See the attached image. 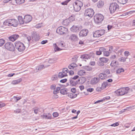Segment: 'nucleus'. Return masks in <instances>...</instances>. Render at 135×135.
Returning a JSON list of instances; mask_svg holds the SVG:
<instances>
[{
	"mask_svg": "<svg viewBox=\"0 0 135 135\" xmlns=\"http://www.w3.org/2000/svg\"><path fill=\"white\" fill-rule=\"evenodd\" d=\"M3 24L6 26H13L16 27L18 24V22L17 20L15 19H9L5 21Z\"/></svg>",
	"mask_w": 135,
	"mask_h": 135,
	"instance_id": "f257e3e1",
	"label": "nucleus"
},
{
	"mask_svg": "<svg viewBox=\"0 0 135 135\" xmlns=\"http://www.w3.org/2000/svg\"><path fill=\"white\" fill-rule=\"evenodd\" d=\"M16 48L20 52L23 51L25 47L24 44L19 41H16L15 44Z\"/></svg>",
	"mask_w": 135,
	"mask_h": 135,
	"instance_id": "f03ea898",
	"label": "nucleus"
},
{
	"mask_svg": "<svg viewBox=\"0 0 135 135\" xmlns=\"http://www.w3.org/2000/svg\"><path fill=\"white\" fill-rule=\"evenodd\" d=\"M129 90L128 87L123 88L116 91L115 93L118 95H122L127 93Z\"/></svg>",
	"mask_w": 135,
	"mask_h": 135,
	"instance_id": "7ed1b4c3",
	"label": "nucleus"
},
{
	"mask_svg": "<svg viewBox=\"0 0 135 135\" xmlns=\"http://www.w3.org/2000/svg\"><path fill=\"white\" fill-rule=\"evenodd\" d=\"M83 5V3L81 1L78 0L76 1L73 4L75 11L76 12L79 11Z\"/></svg>",
	"mask_w": 135,
	"mask_h": 135,
	"instance_id": "20e7f679",
	"label": "nucleus"
},
{
	"mask_svg": "<svg viewBox=\"0 0 135 135\" xmlns=\"http://www.w3.org/2000/svg\"><path fill=\"white\" fill-rule=\"evenodd\" d=\"M119 7V6L116 3L111 4L109 7V9L110 13L112 14L117 10H118Z\"/></svg>",
	"mask_w": 135,
	"mask_h": 135,
	"instance_id": "39448f33",
	"label": "nucleus"
},
{
	"mask_svg": "<svg viewBox=\"0 0 135 135\" xmlns=\"http://www.w3.org/2000/svg\"><path fill=\"white\" fill-rule=\"evenodd\" d=\"M104 16L100 14H97L94 17V20L97 24L100 23L104 19Z\"/></svg>",
	"mask_w": 135,
	"mask_h": 135,
	"instance_id": "423d86ee",
	"label": "nucleus"
},
{
	"mask_svg": "<svg viewBox=\"0 0 135 135\" xmlns=\"http://www.w3.org/2000/svg\"><path fill=\"white\" fill-rule=\"evenodd\" d=\"M94 12L93 9L91 8L86 9L84 15L85 16H88L90 18L93 16Z\"/></svg>",
	"mask_w": 135,
	"mask_h": 135,
	"instance_id": "0eeeda50",
	"label": "nucleus"
},
{
	"mask_svg": "<svg viewBox=\"0 0 135 135\" xmlns=\"http://www.w3.org/2000/svg\"><path fill=\"white\" fill-rule=\"evenodd\" d=\"M5 48L8 50L13 51L14 50L15 48L13 44L11 42L6 43L4 46Z\"/></svg>",
	"mask_w": 135,
	"mask_h": 135,
	"instance_id": "6e6552de",
	"label": "nucleus"
},
{
	"mask_svg": "<svg viewBox=\"0 0 135 135\" xmlns=\"http://www.w3.org/2000/svg\"><path fill=\"white\" fill-rule=\"evenodd\" d=\"M68 29L64 27L60 26L58 27L56 30V32L60 35H62L66 33Z\"/></svg>",
	"mask_w": 135,
	"mask_h": 135,
	"instance_id": "1a4fd4ad",
	"label": "nucleus"
},
{
	"mask_svg": "<svg viewBox=\"0 0 135 135\" xmlns=\"http://www.w3.org/2000/svg\"><path fill=\"white\" fill-rule=\"evenodd\" d=\"M81 26H77L76 25H74L71 28L70 30L73 32H76L79 31L82 28Z\"/></svg>",
	"mask_w": 135,
	"mask_h": 135,
	"instance_id": "9d476101",
	"label": "nucleus"
},
{
	"mask_svg": "<svg viewBox=\"0 0 135 135\" xmlns=\"http://www.w3.org/2000/svg\"><path fill=\"white\" fill-rule=\"evenodd\" d=\"M32 39L33 41H38L40 39L39 34L36 32H33L32 34Z\"/></svg>",
	"mask_w": 135,
	"mask_h": 135,
	"instance_id": "9b49d317",
	"label": "nucleus"
},
{
	"mask_svg": "<svg viewBox=\"0 0 135 135\" xmlns=\"http://www.w3.org/2000/svg\"><path fill=\"white\" fill-rule=\"evenodd\" d=\"M32 19V17L30 15H26L24 16V21L25 23H27L31 21Z\"/></svg>",
	"mask_w": 135,
	"mask_h": 135,
	"instance_id": "f8f14e48",
	"label": "nucleus"
},
{
	"mask_svg": "<svg viewBox=\"0 0 135 135\" xmlns=\"http://www.w3.org/2000/svg\"><path fill=\"white\" fill-rule=\"evenodd\" d=\"M88 33V30H83L79 32V35L80 36H85L87 35Z\"/></svg>",
	"mask_w": 135,
	"mask_h": 135,
	"instance_id": "ddd939ff",
	"label": "nucleus"
},
{
	"mask_svg": "<svg viewBox=\"0 0 135 135\" xmlns=\"http://www.w3.org/2000/svg\"><path fill=\"white\" fill-rule=\"evenodd\" d=\"M99 79L98 78L94 77L92 78L90 81V83L91 84H97L99 81Z\"/></svg>",
	"mask_w": 135,
	"mask_h": 135,
	"instance_id": "4468645a",
	"label": "nucleus"
},
{
	"mask_svg": "<svg viewBox=\"0 0 135 135\" xmlns=\"http://www.w3.org/2000/svg\"><path fill=\"white\" fill-rule=\"evenodd\" d=\"M49 65H45L44 66V65H41L39 66H38L36 67L35 70V71L36 72H37L38 71L41 70L43 69L44 68H46L48 67Z\"/></svg>",
	"mask_w": 135,
	"mask_h": 135,
	"instance_id": "2eb2a0df",
	"label": "nucleus"
},
{
	"mask_svg": "<svg viewBox=\"0 0 135 135\" xmlns=\"http://www.w3.org/2000/svg\"><path fill=\"white\" fill-rule=\"evenodd\" d=\"M69 85L71 86H75L78 84V80H75L70 79H69Z\"/></svg>",
	"mask_w": 135,
	"mask_h": 135,
	"instance_id": "dca6fc26",
	"label": "nucleus"
},
{
	"mask_svg": "<svg viewBox=\"0 0 135 135\" xmlns=\"http://www.w3.org/2000/svg\"><path fill=\"white\" fill-rule=\"evenodd\" d=\"M86 81V79L84 77H81L78 80V84H82L84 83Z\"/></svg>",
	"mask_w": 135,
	"mask_h": 135,
	"instance_id": "f3484780",
	"label": "nucleus"
},
{
	"mask_svg": "<svg viewBox=\"0 0 135 135\" xmlns=\"http://www.w3.org/2000/svg\"><path fill=\"white\" fill-rule=\"evenodd\" d=\"M70 39L73 41H76L78 39L77 36L75 34L71 35L70 37Z\"/></svg>",
	"mask_w": 135,
	"mask_h": 135,
	"instance_id": "a211bd4d",
	"label": "nucleus"
},
{
	"mask_svg": "<svg viewBox=\"0 0 135 135\" xmlns=\"http://www.w3.org/2000/svg\"><path fill=\"white\" fill-rule=\"evenodd\" d=\"M80 58L83 60L86 61L85 60H88L90 59V57L88 54H84L82 55Z\"/></svg>",
	"mask_w": 135,
	"mask_h": 135,
	"instance_id": "6ab92c4d",
	"label": "nucleus"
},
{
	"mask_svg": "<svg viewBox=\"0 0 135 135\" xmlns=\"http://www.w3.org/2000/svg\"><path fill=\"white\" fill-rule=\"evenodd\" d=\"M104 2L102 0L99 1L97 3V6L99 8L102 7L104 5Z\"/></svg>",
	"mask_w": 135,
	"mask_h": 135,
	"instance_id": "aec40b11",
	"label": "nucleus"
},
{
	"mask_svg": "<svg viewBox=\"0 0 135 135\" xmlns=\"http://www.w3.org/2000/svg\"><path fill=\"white\" fill-rule=\"evenodd\" d=\"M71 17L69 18V19H66L64 20L62 22V24L64 25L67 26L68 25L69 23L70 22L69 19H70Z\"/></svg>",
	"mask_w": 135,
	"mask_h": 135,
	"instance_id": "412c9836",
	"label": "nucleus"
},
{
	"mask_svg": "<svg viewBox=\"0 0 135 135\" xmlns=\"http://www.w3.org/2000/svg\"><path fill=\"white\" fill-rule=\"evenodd\" d=\"M99 60L101 62L103 63H106L109 61V59L108 58L104 57L100 58Z\"/></svg>",
	"mask_w": 135,
	"mask_h": 135,
	"instance_id": "4be33fe9",
	"label": "nucleus"
},
{
	"mask_svg": "<svg viewBox=\"0 0 135 135\" xmlns=\"http://www.w3.org/2000/svg\"><path fill=\"white\" fill-rule=\"evenodd\" d=\"M22 79L21 78L12 81L11 84L13 85H15L18 84L22 81Z\"/></svg>",
	"mask_w": 135,
	"mask_h": 135,
	"instance_id": "5701e85b",
	"label": "nucleus"
},
{
	"mask_svg": "<svg viewBox=\"0 0 135 135\" xmlns=\"http://www.w3.org/2000/svg\"><path fill=\"white\" fill-rule=\"evenodd\" d=\"M43 117L46 119H50L51 118V114L49 113L47 114L43 115Z\"/></svg>",
	"mask_w": 135,
	"mask_h": 135,
	"instance_id": "b1692460",
	"label": "nucleus"
},
{
	"mask_svg": "<svg viewBox=\"0 0 135 135\" xmlns=\"http://www.w3.org/2000/svg\"><path fill=\"white\" fill-rule=\"evenodd\" d=\"M18 19L20 23L21 24H22L25 23L24 21V19H23V18L22 16H19L18 17Z\"/></svg>",
	"mask_w": 135,
	"mask_h": 135,
	"instance_id": "393cba45",
	"label": "nucleus"
},
{
	"mask_svg": "<svg viewBox=\"0 0 135 135\" xmlns=\"http://www.w3.org/2000/svg\"><path fill=\"white\" fill-rule=\"evenodd\" d=\"M118 65V62L116 61L113 60L111 62L110 66L112 67L116 66Z\"/></svg>",
	"mask_w": 135,
	"mask_h": 135,
	"instance_id": "a878e982",
	"label": "nucleus"
},
{
	"mask_svg": "<svg viewBox=\"0 0 135 135\" xmlns=\"http://www.w3.org/2000/svg\"><path fill=\"white\" fill-rule=\"evenodd\" d=\"M85 73H86L85 71L84 70H81L78 72V74L80 76L85 75Z\"/></svg>",
	"mask_w": 135,
	"mask_h": 135,
	"instance_id": "bb28decb",
	"label": "nucleus"
},
{
	"mask_svg": "<svg viewBox=\"0 0 135 135\" xmlns=\"http://www.w3.org/2000/svg\"><path fill=\"white\" fill-rule=\"evenodd\" d=\"M68 96L71 98H73L76 97L77 96V94H74L69 93L68 94Z\"/></svg>",
	"mask_w": 135,
	"mask_h": 135,
	"instance_id": "cd10ccee",
	"label": "nucleus"
},
{
	"mask_svg": "<svg viewBox=\"0 0 135 135\" xmlns=\"http://www.w3.org/2000/svg\"><path fill=\"white\" fill-rule=\"evenodd\" d=\"M76 66V65L75 63L71 64L68 66V68L70 69H73Z\"/></svg>",
	"mask_w": 135,
	"mask_h": 135,
	"instance_id": "c85d7f7f",
	"label": "nucleus"
},
{
	"mask_svg": "<svg viewBox=\"0 0 135 135\" xmlns=\"http://www.w3.org/2000/svg\"><path fill=\"white\" fill-rule=\"evenodd\" d=\"M106 74L103 73H101L99 74L98 77L102 80L104 79L106 77Z\"/></svg>",
	"mask_w": 135,
	"mask_h": 135,
	"instance_id": "c756f323",
	"label": "nucleus"
},
{
	"mask_svg": "<svg viewBox=\"0 0 135 135\" xmlns=\"http://www.w3.org/2000/svg\"><path fill=\"white\" fill-rule=\"evenodd\" d=\"M54 46L55 47L54 49L55 51H60L63 49H61L59 48L57 45L56 44H54Z\"/></svg>",
	"mask_w": 135,
	"mask_h": 135,
	"instance_id": "7c9ffc66",
	"label": "nucleus"
},
{
	"mask_svg": "<svg viewBox=\"0 0 135 135\" xmlns=\"http://www.w3.org/2000/svg\"><path fill=\"white\" fill-rule=\"evenodd\" d=\"M67 76V74H64L63 73L61 72H59L58 74V76L59 78H62L66 76Z\"/></svg>",
	"mask_w": 135,
	"mask_h": 135,
	"instance_id": "2f4dec72",
	"label": "nucleus"
},
{
	"mask_svg": "<svg viewBox=\"0 0 135 135\" xmlns=\"http://www.w3.org/2000/svg\"><path fill=\"white\" fill-rule=\"evenodd\" d=\"M100 36V35L98 30L96 31L93 34L94 37H99Z\"/></svg>",
	"mask_w": 135,
	"mask_h": 135,
	"instance_id": "473e14b6",
	"label": "nucleus"
},
{
	"mask_svg": "<svg viewBox=\"0 0 135 135\" xmlns=\"http://www.w3.org/2000/svg\"><path fill=\"white\" fill-rule=\"evenodd\" d=\"M107 85L108 84L107 82H104L102 85L101 88L102 89H105L106 87L107 86Z\"/></svg>",
	"mask_w": 135,
	"mask_h": 135,
	"instance_id": "72a5a7b5",
	"label": "nucleus"
},
{
	"mask_svg": "<svg viewBox=\"0 0 135 135\" xmlns=\"http://www.w3.org/2000/svg\"><path fill=\"white\" fill-rule=\"evenodd\" d=\"M127 58V57L126 58L124 57H122L120 58H119L118 59V60L119 61L123 62L126 61V60Z\"/></svg>",
	"mask_w": 135,
	"mask_h": 135,
	"instance_id": "f704fd0d",
	"label": "nucleus"
},
{
	"mask_svg": "<svg viewBox=\"0 0 135 135\" xmlns=\"http://www.w3.org/2000/svg\"><path fill=\"white\" fill-rule=\"evenodd\" d=\"M16 3L17 4H20L23 3L25 2V0H15Z\"/></svg>",
	"mask_w": 135,
	"mask_h": 135,
	"instance_id": "c9c22d12",
	"label": "nucleus"
},
{
	"mask_svg": "<svg viewBox=\"0 0 135 135\" xmlns=\"http://www.w3.org/2000/svg\"><path fill=\"white\" fill-rule=\"evenodd\" d=\"M118 2L120 3L124 4L127 2L126 0H118Z\"/></svg>",
	"mask_w": 135,
	"mask_h": 135,
	"instance_id": "e433bc0d",
	"label": "nucleus"
},
{
	"mask_svg": "<svg viewBox=\"0 0 135 135\" xmlns=\"http://www.w3.org/2000/svg\"><path fill=\"white\" fill-rule=\"evenodd\" d=\"M99 32L100 36L104 35L105 33V30H98Z\"/></svg>",
	"mask_w": 135,
	"mask_h": 135,
	"instance_id": "4c0bfd02",
	"label": "nucleus"
},
{
	"mask_svg": "<svg viewBox=\"0 0 135 135\" xmlns=\"http://www.w3.org/2000/svg\"><path fill=\"white\" fill-rule=\"evenodd\" d=\"M66 91L65 89H62L60 90V93L63 94L66 93Z\"/></svg>",
	"mask_w": 135,
	"mask_h": 135,
	"instance_id": "58836bf2",
	"label": "nucleus"
},
{
	"mask_svg": "<svg viewBox=\"0 0 135 135\" xmlns=\"http://www.w3.org/2000/svg\"><path fill=\"white\" fill-rule=\"evenodd\" d=\"M5 40L3 39H0V46H2L4 44Z\"/></svg>",
	"mask_w": 135,
	"mask_h": 135,
	"instance_id": "ea45409f",
	"label": "nucleus"
},
{
	"mask_svg": "<svg viewBox=\"0 0 135 135\" xmlns=\"http://www.w3.org/2000/svg\"><path fill=\"white\" fill-rule=\"evenodd\" d=\"M124 70L122 68H120L118 69L117 71V73H120L124 71Z\"/></svg>",
	"mask_w": 135,
	"mask_h": 135,
	"instance_id": "a19ab883",
	"label": "nucleus"
},
{
	"mask_svg": "<svg viewBox=\"0 0 135 135\" xmlns=\"http://www.w3.org/2000/svg\"><path fill=\"white\" fill-rule=\"evenodd\" d=\"M68 71V69L67 68H64L62 69V73L64 74H66Z\"/></svg>",
	"mask_w": 135,
	"mask_h": 135,
	"instance_id": "79ce46f5",
	"label": "nucleus"
},
{
	"mask_svg": "<svg viewBox=\"0 0 135 135\" xmlns=\"http://www.w3.org/2000/svg\"><path fill=\"white\" fill-rule=\"evenodd\" d=\"M13 99L15 100V102H17L18 100L21 99V97H17L16 96H14L13 97Z\"/></svg>",
	"mask_w": 135,
	"mask_h": 135,
	"instance_id": "37998d69",
	"label": "nucleus"
},
{
	"mask_svg": "<svg viewBox=\"0 0 135 135\" xmlns=\"http://www.w3.org/2000/svg\"><path fill=\"white\" fill-rule=\"evenodd\" d=\"M71 0H67L64 2H63L61 3V4L62 5H67L68 3Z\"/></svg>",
	"mask_w": 135,
	"mask_h": 135,
	"instance_id": "c03bdc74",
	"label": "nucleus"
},
{
	"mask_svg": "<svg viewBox=\"0 0 135 135\" xmlns=\"http://www.w3.org/2000/svg\"><path fill=\"white\" fill-rule=\"evenodd\" d=\"M103 54L104 56H108L109 55V52L108 51H106L105 50L103 52Z\"/></svg>",
	"mask_w": 135,
	"mask_h": 135,
	"instance_id": "a18cd8bd",
	"label": "nucleus"
},
{
	"mask_svg": "<svg viewBox=\"0 0 135 135\" xmlns=\"http://www.w3.org/2000/svg\"><path fill=\"white\" fill-rule=\"evenodd\" d=\"M123 49H121L118 51L117 53V55L119 56L122 54V52H123Z\"/></svg>",
	"mask_w": 135,
	"mask_h": 135,
	"instance_id": "49530a36",
	"label": "nucleus"
},
{
	"mask_svg": "<svg viewBox=\"0 0 135 135\" xmlns=\"http://www.w3.org/2000/svg\"><path fill=\"white\" fill-rule=\"evenodd\" d=\"M124 55L127 58L128 56L130 55L129 52L128 51H126L124 52Z\"/></svg>",
	"mask_w": 135,
	"mask_h": 135,
	"instance_id": "de8ad7c7",
	"label": "nucleus"
},
{
	"mask_svg": "<svg viewBox=\"0 0 135 135\" xmlns=\"http://www.w3.org/2000/svg\"><path fill=\"white\" fill-rule=\"evenodd\" d=\"M9 39L10 40L12 41H14L16 40L12 35L9 37Z\"/></svg>",
	"mask_w": 135,
	"mask_h": 135,
	"instance_id": "09e8293b",
	"label": "nucleus"
},
{
	"mask_svg": "<svg viewBox=\"0 0 135 135\" xmlns=\"http://www.w3.org/2000/svg\"><path fill=\"white\" fill-rule=\"evenodd\" d=\"M57 78V75H54L52 76L51 78V79L52 80H55Z\"/></svg>",
	"mask_w": 135,
	"mask_h": 135,
	"instance_id": "8fccbe9b",
	"label": "nucleus"
},
{
	"mask_svg": "<svg viewBox=\"0 0 135 135\" xmlns=\"http://www.w3.org/2000/svg\"><path fill=\"white\" fill-rule=\"evenodd\" d=\"M105 50L106 49L103 47H100L99 49V51L101 52L102 53V52H103V53Z\"/></svg>",
	"mask_w": 135,
	"mask_h": 135,
	"instance_id": "3c124183",
	"label": "nucleus"
},
{
	"mask_svg": "<svg viewBox=\"0 0 135 135\" xmlns=\"http://www.w3.org/2000/svg\"><path fill=\"white\" fill-rule=\"evenodd\" d=\"M79 77V76L77 75L75 76L74 77L71 78L70 79L74 80H76V79H77Z\"/></svg>",
	"mask_w": 135,
	"mask_h": 135,
	"instance_id": "603ef678",
	"label": "nucleus"
},
{
	"mask_svg": "<svg viewBox=\"0 0 135 135\" xmlns=\"http://www.w3.org/2000/svg\"><path fill=\"white\" fill-rule=\"evenodd\" d=\"M56 86L55 84L52 85H51L50 88L51 90L55 89L56 88Z\"/></svg>",
	"mask_w": 135,
	"mask_h": 135,
	"instance_id": "864d4df0",
	"label": "nucleus"
},
{
	"mask_svg": "<svg viewBox=\"0 0 135 135\" xmlns=\"http://www.w3.org/2000/svg\"><path fill=\"white\" fill-rule=\"evenodd\" d=\"M12 36L16 40L19 37V35L17 34L13 35Z\"/></svg>",
	"mask_w": 135,
	"mask_h": 135,
	"instance_id": "5fc2aeb1",
	"label": "nucleus"
},
{
	"mask_svg": "<svg viewBox=\"0 0 135 135\" xmlns=\"http://www.w3.org/2000/svg\"><path fill=\"white\" fill-rule=\"evenodd\" d=\"M58 113L56 112H55L53 114V115L54 117H57L58 116Z\"/></svg>",
	"mask_w": 135,
	"mask_h": 135,
	"instance_id": "6e6d98bb",
	"label": "nucleus"
},
{
	"mask_svg": "<svg viewBox=\"0 0 135 135\" xmlns=\"http://www.w3.org/2000/svg\"><path fill=\"white\" fill-rule=\"evenodd\" d=\"M67 81L66 79H63L61 80H60V82L62 83H64L66 82Z\"/></svg>",
	"mask_w": 135,
	"mask_h": 135,
	"instance_id": "4d7b16f0",
	"label": "nucleus"
},
{
	"mask_svg": "<svg viewBox=\"0 0 135 135\" xmlns=\"http://www.w3.org/2000/svg\"><path fill=\"white\" fill-rule=\"evenodd\" d=\"M119 125V123L118 122H116L115 123H114L113 124H112L111 125V126H114L115 127L116 126H117Z\"/></svg>",
	"mask_w": 135,
	"mask_h": 135,
	"instance_id": "13d9d810",
	"label": "nucleus"
},
{
	"mask_svg": "<svg viewBox=\"0 0 135 135\" xmlns=\"http://www.w3.org/2000/svg\"><path fill=\"white\" fill-rule=\"evenodd\" d=\"M39 111V108H37L35 109L34 110V113L36 114L38 113V112Z\"/></svg>",
	"mask_w": 135,
	"mask_h": 135,
	"instance_id": "bf43d9fd",
	"label": "nucleus"
},
{
	"mask_svg": "<svg viewBox=\"0 0 135 135\" xmlns=\"http://www.w3.org/2000/svg\"><path fill=\"white\" fill-rule=\"evenodd\" d=\"M48 42L47 40H43L41 42V44H44Z\"/></svg>",
	"mask_w": 135,
	"mask_h": 135,
	"instance_id": "052dcab7",
	"label": "nucleus"
},
{
	"mask_svg": "<svg viewBox=\"0 0 135 135\" xmlns=\"http://www.w3.org/2000/svg\"><path fill=\"white\" fill-rule=\"evenodd\" d=\"M85 69L88 71H90L91 70V68L88 66H86L85 67Z\"/></svg>",
	"mask_w": 135,
	"mask_h": 135,
	"instance_id": "680f3d73",
	"label": "nucleus"
},
{
	"mask_svg": "<svg viewBox=\"0 0 135 135\" xmlns=\"http://www.w3.org/2000/svg\"><path fill=\"white\" fill-rule=\"evenodd\" d=\"M5 105L4 103H2L1 102H0V108H1L4 107Z\"/></svg>",
	"mask_w": 135,
	"mask_h": 135,
	"instance_id": "e2e57ef3",
	"label": "nucleus"
},
{
	"mask_svg": "<svg viewBox=\"0 0 135 135\" xmlns=\"http://www.w3.org/2000/svg\"><path fill=\"white\" fill-rule=\"evenodd\" d=\"M94 89L93 88H90L87 89V90L88 91H89L90 92H92L94 90Z\"/></svg>",
	"mask_w": 135,
	"mask_h": 135,
	"instance_id": "0e129e2a",
	"label": "nucleus"
},
{
	"mask_svg": "<svg viewBox=\"0 0 135 135\" xmlns=\"http://www.w3.org/2000/svg\"><path fill=\"white\" fill-rule=\"evenodd\" d=\"M96 54L97 55H100L102 54V53L99 50L98 51H97L96 52Z\"/></svg>",
	"mask_w": 135,
	"mask_h": 135,
	"instance_id": "69168bd1",
	"label": "nucleus"
},
{
	"mask_svg": "<svg viewBox=\"0 0 135 135\" xmlns=\"http://www.w3.org/2000/svg\"><path fill=\"white\" fill-rule=\"evenodd\" d=\"M76 91V89L75 88H72L71 89V91L74 93H75Z\"/></svg>",
	"mask_w": 135,
	"mask_h": 135,
	"instance_id": "338daca9",
	"label": "nucleus"
},
{
	"mask_svg": "<svg viewBox=\"0 0 135 135\" xmlns=\"http://www.w3.org/2000/svg\"><path fill=\"white\" fill-rule=\"evenodd\" d=\"M116 57V55H113L111 56L110 57V59H115Z\"/></svg>",
	"mask_w": 135,
	"mask_h": 135,
	"instance_id": "774afa93",
	"label": "nucleus"
}]
</instances>
